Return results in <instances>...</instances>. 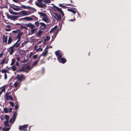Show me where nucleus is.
Returning a JSON list of instances; mask_svg holds the SVG:
<instances>
[{"instance_id":"f3484780","label":"nucleus","mask_w":131,"mask_h":131,"mask_svg":"<svg viewBox=\"0 0 131 131\" xmlns=\"http://www.w3.org/2000/svg\"><path fill=\"white\" fill-rule=\"evenodd\" d=\"M44 31L41 30L37 32L36 36L38 37H40L43 34Z\"/></svg>"},{"instance_id":"4c0bfd02","label":"nucleus","mask_w":131,"mask_h":131,"mask_svg":"<svg viewBox=\"0 0 131 131\" xmlns=\"http://www.w3.org/2000/svg\"><path fill=\"white\" fill-rule=\"evenodd\" d=\"M40 25H41V26H43L44 27V28H43V29L44 28H46V25L45 23H43L41 22V23H40Z\"/></svg>"},{"instance_id":"37998d69","label":"nucleus","mask_w":131,"mask_h":131,"mask_svg":"<svg viewBox=\"0 0 131 131\" xmlns=\"http://www.w3.org/2000/svg\"><path fill=\"white\" fill-rule=\"evenodd\" d=\"M40 24V23L38 21H36L35 23V24L37 26V27L39 26Z\"/></svg>"},{"instance_id":"dca6fc26","label":"nucleus","mask_w":131,"mask_h":131,"mask_svg":"<svg viewBox=\"0 0 131 131\" xmlns=\"http://www.w3.org/2000/svg\"><path fill=\"white\" fill-rule=\"evenodd\" d=\"M20 41V40L18 39L16 42L12 46L15 48V49L17 47H18L19 46L20 42L19 43V42Z\"/></svg>"},{"instance_id":"864d4df0","label":"nucleus","mask_w":131,"mask_h":131,"mask_svg":"<svg viewBox=\"0 0 131 131\" xmlns=\"http://www.w3.org/2000/svg\"><path fill=\"white\" fill-rule=\"evenodd\" d=\"M4 78L5 80H6L7 78V75L6 73L4 74Z\"/></svg>"},{"instance_id":"2eb2a0df","label":"nucleus","mask_w":131,"mask_h":131,"mask_svg":"<svg viewBox=\"0 0 131 131\" xmlns=\"http://www.w3.org/2000/svg\"><path fill=\"white\" fill-rule=\"evenodd\" d=\"M8 18L12 20H16L18 17L16 16H14L13 15H9L7 16Z\"/></svg>"},{"instance_id":"412c9836","label":"nucleus","mask_w":131,"mask_h":131,"mask_svg":"<svg viewBox=\"0 0 131 131\" xmlns=\"http://www.w3.org/2000/svg\"><path fill=\"white\" fill-rule=\"evenodd\" d=\"M6 58H5L1 60L0 61V64L1 65H3L5 63H7V62L6 61Z\"/></svg>"},{"instance_id":"4be33fe9","label":"nucleus","mask_w":131,"mask_h":131,"mask_svg":"<svg viewBox=\"0 0 131 131\" xmlns=\"http://www.w3.org/2000/svg\"><path fill=\"white\" fill-rule=\"evenodd\" d=\"M6 87L5 85L3 86L1 88V91H0V95H1V94L3 92H4L5 91V87Z\"/></svg>"},{"instance_id":"393cba45","label":"nucleus","mask_w":131,"mask_h":131,"mask_svg":"<svg viewBox=\"0 0 131 131\" xmlns=\"http://www.w3.org/2000/svg\"><path fill=\"white\" fill-rule=\"evenodd\" d=\"M27 42H28L26 41H25L24 42H22L21 44V45L19 46V47L22 48L24 47L27 43Z\"/></svg>"},{"instance_id":"473e14b6","label":"nucleus","mask_w":131,"mask_h":131,"mask_svg":"<svg viewBox=\"0 0 131 131\" xmlns=\"http://www.w3.org/2000/svg\"><path fill=\"white\" fill-rule=\"evenodd\" d=\"M5 125L6 126H9L8 121H6L4 122Z\"/></svg>"},{"instance_id":"f257e3e1","label":"nucleus","mask_w":131,"mask_h":131,"mask_svg":"<svg viewBox=\"0 0 131 131\" xmlns=\"http://www.w3.org/2000/svg\"><path fill=\"white\" fill-rule=\"evenodd\" d=\"M38 14L40 16V17L42 18V20L47 23L50 22V20L49 17L45 13L39 12Z\"/></svg>"},{"instance_id":"c85d7f7f","label":"nucleus","mask_w":131,"mask_h":131,"mask_svg":"<svg viewBox=\"0 0 131 131\" xmlns=\"http://www.w3.org/2000/svg\"><path fill=\"white\" fill-rule=\"evenodd\" d=\"M24 69L29 71L32 68L30 67L29 66L27 65L24 68Z\"/></svg>"},{"instance_id":"9b49d317","label":"nucleus","mask_w":131,"mask_h":131,"mask_svg":"<svg viewBox=\"0 0 131 131\" xmlns=\"http://www.w3.org/2000/svg\"><path fill=\"white\" fill-rule=\"evenodd\" d=\"M9 93L8 92L6 93L5 95V100L8 101L9 100H13V99L12 97L10 95H9Z\"/></svg>"},{"instance_id":"9d476101","label":"nucleus","mask_w":131,"mask_h":131,"mask_svg":"<svg viewBox=\"0 0 131 131\" xmlns=\"http://www.w3.org/2000/svg\"><path fill=\"white\" fill-rule=\"evenodd\" d=\"M16 49L13 46L10 47L8 49V52L10 54L12 55L15 51Z\"/></svg>"},{"instance_id":"de8ad7c7","label":"nucleus","mask_w":131,"mask_h":131,"mask_svg":"<svg viewBox=\"0 0 131 131\" xmlns=\"http://www.w3.org/2000/svg\"><path fill=\"white\" fill-rule=\"evenodd\" d=\"M4 111L6 113H8V110L7 108H4Z\"/></svg>"},{"instance_id":"6ab92c4d","label":"nucleus","mask_w":131,"mask_h":131,"mask_svg":"<svg viewBox=\"0 0 131 131\" xmlns=\"http://www.w3.org/2000/svg\"><path fill=\"white\" fill-rule=\"evenodd\" d=\"M18 35L17 36V38L18 39L20 40V37L23 34V32L20 31H18Z\"/></svg>"},{"instance_id":"6e6552de","label":"nucleus","mask_w":131,"mask_h":131,"mask_svg":"<svg viewBox=\"0 0 131 131\" xmlns=\"http://www.w3.org/2000/svg\"><path fill=\"white\" fill-rule=\"evenodd\" d=\"M40 45H36L34 47V50L37 52L41 51H42V48Z\"/></svg>"},{"instance_id":"423d86ee","label":"nucleus","mask_w":131,"mask_h":131,"mask_svg":"<svg viewBox=\"0 0 131 131\" xmlns=\"http://www.w3.org/2000/svg\"><path fill=\"white\" fill-rule=\"evenodd\" d=\"M30 11L25 10H23L19 12V15L20 16H27L30 15Z\"/></svg>"},{"instance_id":"0e129e2a","label":"nucleus","mask_w":131,"mask_h":131,"mask_svg":"<svg viewBox=\"0 0 131 131\" xmlns=\"http://www.w3.org/2000/svg\"><path fill=\"white\" fill-rule=\"evenodd\" d=\"M75 20V18H74V19H71L70 20H69V21H73L74 20Z\"/></svg>"},{"instance_id":"79ce46f5","label":"nucleus","mask_w":131,"mask_h":131,"mask_svg":"<svg viewBox=\"0 0 131 131\" xmlns=\"http://www.w3.org/2000/svg\"><path fill=\"white\" fill-rule=\"evenodd\" d=\"M54 15H53V16L56 19V20H57V13H54Z\"/></svg>"},{"instance_id":"39448f33","label":"nucleus","mask_w":131,"mask_h":131,"mask_svg":"<svg viewBox=\"0 0 131 131\" xmlns=\"http://www.w3.org/2000/svg\"><path fill=\"white\" fill-rule=\"evenodd\" d=\"M31 17H32V18L29 17H25L22 18V20H27L28 21H32L34 19L35 20H38V18L35 16H32Z\"/></svg>"},{"instance_id":"8fccbe9b","label":"nucleus","mask_w":131,"mask_h":131,"mask_svg":"<svg viewBox=\"0 0 131 131\" xmlns=\"http://www.w3.org/2000/svg\"><path fill=\"white\" fill-rule=\"evenodd\" d=\"M43 44L44 45L46 44V41H47V40L45 38V39H43Z\"/></svg>"},{"instance_id":"0eeeda50","label":"nucleus","mask_w":131,"mask_h":131,"mask_svg":"<svg viewBox=\"0 0 131 131\" xmlns=\"http://www.w3.org/2000/svg\"><path fill=\"white\" fill-rule=\"evenodd\" d=\"M16 78L17 80H19L21 82L25 79V77L23 74H18L16 76Z\"/></svg>"},{"instance_id":"774afa93","label":"nucleus","mask_w":131,"mask_h":131,"mask_svg":"<svg viewBox=\"0 0 131 131\" xmlns=\"http://www.w3.org/2000/svg\"><path fill=\"white\" fill-rule=\"evenodd\" d=\"M12 108H10L9 109V111L10 112L12 111Z\"/></svg>"},{"instance_id":"5701e85b","label":"nucleus","mask_w":131,"mask_h":131,"mask_svg":"<svg viewBox=\"0 0 131 131\" xmlns=\"http://www.w3.org/2000/svg\"><path fill=\"white\" fill-rule=\"evenodd\" d=\"M58 11L63 16H64V14L61 8L58 7Z\"/></svg>"},{"instance_id":"e433bc0d","label":"nucleus","mask_w":131,"mask_h":131,"mask_svg":"<svg viewBox=\"0 0 131 131\" xmlns=\"http://www.w3.org/2000/svg\"><path fill=\"white\" fill-rule=\"evenodd\" d=\"M10 13L12 14L15 15H19V13H17L16 12H14L13 11H11L10 12Z\"/></svg>"},{"instance_id":"aec40b11","label":"nucleus","mask_w":131,"mask_h":131,"mask_svg":"<svg viewBox=\"0 0 131 131\" xmlns=\"http://www.w3.org/2000/svg\"><path fill=\"white\" fill-rule=\"evenodd\" d=\"M72 9H75L76 10H77V9L76 8H71V9L68 8L67 9V10L69 11L70 12H72L73 14H75L76 13V12L75 10Z\"/></svg>"},{"instance_id":"13d9d810","label":"nucleus","mask_w":131,"mask_h":131,"mask_svg":"<svg viewBox=\"0 0 131 131\" xmlns=\"http://www.w3.org/2000/svg\"><path fill=\"white\" fill-rule=\"evenodd\" d=\"M22 7L24 9H26L27 7H28V6H26L25 5H22ZM28 7H29L28 6Z\"/></svg>"},{"instance_id":"f03ea898","label":"nucleus","mask_w":131,"mask_h":131,"mask_svg":"<svg viewBox=\"0 0 131 131\" xmlns=\"http://www.w3.org/2000/svg\"><path fill=\"white\" fill-rule=\"evenodd\" d=\"M26 26L30 28L29 30V34L32 35L36 31L37 28H35V26L31 23L27 24H25Z\"/></svg>"},{"instance_id":"6e6d98bb","label":"nucleus","mask_w":131,"mask_h":131,"mask_svg":"<svg viewBox=\"0 0 131 131\" xmlns=\"http://www.w3.org/2000/svg\"><path fill=\"white\" fill-rule=\"evenodd\" d=\"M38 55L37 54L35 55L34 56L33 58L34 59H36Z\"/></svg>"},{"instance_id":"a18cd8bd","label":"nucleus","mask_w":131,"mask_h":131,"mask_svg":"<svg viewBox=\"0 0 131 131\" xmlns=\"http://www.w3.org/2000/svg\"><path fill=\"white\" fill-rule=\"evenodd\" d=\"M21 29H25L27 30L28 29V28H27L26 27V26H21Z\"/></svg>"},{"instance_id":"20e7f679","label":"nucleus","mask_w":131,"mask_h":131,"mask_svg":"<svg viewBox=\"0 0 131 131\" xmlns=\"http://www.w3.org/2000/svg\"><path fill=\"white\" fill-rule=\"evenodd\" d=\"M28 125L25 124L22 126H19V129L20 130H23L24 131H28L30 130V126L28 127Z\"/></svg>"},{"instance_id":"3c124183","label":"nucleus","mask_w":131,"mask_h":131,"mask_svg":"<svg viewBox=\"0 0 131 131\" xmlns=\"http://www.w3.org/2000/svg\"><path fill=\"white\" fill-rule=\"evenodd\" d=\"M50 37L49 36H46V39L47 40V41H48L50 39Z\"/></svg>"},{"instance_id":"b1692460","label":"nucleus","mask_w":131,"mask_h":131,"mask_svg":"<svg viewBox=\"0 0 131 131\" xmlns=\"http://www.w3.org/2000/svg\"><path fill=\"white\" fill-rule=\"evenodd\" d=\"M16 59L18 61H20L22 63L24 62H26L25 61V59L24 58H23V60L21 61L20 60V58L18 57H17Z\"/></svg>"},{"instance_id":"f8f14e48","label":"nucleus","mask_w":131,"mask_h":131,"mask_svg":"<svg viewBox=\"0 0 131 131\" xmlns=\"http://www.w3.org/2000/svg\"><path fill=\"white\" fill-rule=\"evenodd\" d=\"M17 115V113L16 112L14 113L12 118L10 120V122L11 123L13 124L16 118V116Z\"/></svg>"},{"instance_id":"e2e57ef3","label":"nucleus","mask_w":131,"mask_h":131,"mask_svg":"<svg viewBox=\"0 0 131 131\" xmlns=\"http://www.w3.org/2000/svg\"><path fill=\"white\" fill-rule=\"evenodd\" d=\"M5 30L7 31H9L11 30V29H6Z\"/></svg>"},{"instance_id":"680f3d73","label":"nucleus","mask_w":131,"mask_h":131,"mask_svg":"<svg viewBox=\"0 0 131 131\" xmlns=\"http://www.w3.org/2000/svg\"><path fill=\"white\" fill-rule=\"evenodd\" d=\"M13 9L14 10L16 11H18L19 10V9L17 8H13Z\"/></svg>"},{"instance_id":"09e8293b","label":"nucleus","mask_w":131,"mask_h":131,"mask_svg":"<svg viewBox=\"0 0 131 131\" xmlns=\"http://www.w3.org/2000/svg\"><path fill=\"white\" fill-rule=\"evenodd\" d=\"M34 54L32 52H30V55H29V58H31V57L33 55H34Z\"/></svg>"},{"instance_id":"2f4dec72","label":"nucleus","mask_w":131,"mask_h":131,"mask_svg":"<svg viewBox=\"0 0 131 131\" xmlns=\"http://www.w3.org/2000/svg\"><path fill=\"white\" fill-rule=\"evenodd\" d=\"M10 129V128L9 127H5L3 128L2 130L4 131H8Z\"/></svg>"},{"instance_id":"49530a36","label":"nucleus","mask_w":131,"mask_h":131,"mask_svg":"<svg viewBox=\"0 0 131 131\" xmlns=\"http://www.w3.org/2000/svg\"><path fill=\"white\" fill-rule=\"evenodd\" d=\"M11 68L13 71H15L16 70V68L15 66L12 67Z\"/></svg>"},{"instance_id":"bf43d9fd","label":"nucleus","mask_w":131,"mask_h":131,"mask_svg":"<svg viewBox=\"0 0 131 131\" xmlns=\"http://www.w3.org/2000/svg\"><path fill=\"white\" fill-rule=\"evenodd\" d=\"M65 4L66 5H67V6H75L73 5H72L71 4Z\"/></svg>"},{"instance_id":"ea45409f","label":"nucleus","mask_w":131,"mask_h":131,"mask_svg":"<svg viewBox=\"0 0 131 131\" xmlns=\"http://www.w3.org/2000/svg\"><path fill=\"white\" fill-rule=\"evenodd\" d=\"M61 18V15L59 13V14H58V21L59 20L60 21Z\"/></svg>"},{"instance_id":"58836bf2","label":"nucleus","mask_w":131,"mask_h":131,"mask_svg":"<svg viewBox=\"0 0 131 131\" xmlns=\"http://www.w3.org/2000/svg\"><path fill=\"white\" fill-rule=\"evenodd\" d=\"M59 26V27L58 28V32L59 30V31L61 30L62 27V24L61 23V24H60Z\"/></svg>"},{"instance_id":"c9c22d12","label":"nucleus","mask_w":131,"mask_h":131,"mask_svg":"<svg viewBox=\"0 0 131 131\" xmlns=\"http://www.w3.org/2000/svg\"><path fill=\"white\" fill-rule=\"evenodd\" d=\"M1 71L3 73H6L8 72V71L7 70L3 69L1 70Z\"/></svg>"},{"instance_id":"ddd939ff","label":"nucleus","mask_w":131,"mask_h":131,"mask_svg":"<svg viewBox=\"0 0 131 131\" xmlns=\"http://www.w3.org/2000/svg\"><path fill=\"white\" fill-rule=\"evenodd\" d=\"M48 46H47L46 48L44 50L42 54V55L43 57H46L48 54V50H47V48L48 47Z\"/></svg>"},{"instance_id":"7c9ffc66","label":"nucleus","mask_w":131,"mask_h":131,"mask_svg":"<svg viewBox=\"0 0 131 131\" xmlns=\"http://www.w3.org/2000/svg\"><path fill=\"white\" fill-rule=\"evenodd\" d=\"M7 37L4 36L3 39V42L6 43L7 42Z\"/></svg>"},{"instance_id":"4d7b16f0","label":"nucleus","mask_w":131,"mask_h":131,"mask_svg":"<svg viewBox=\"0 0 131 131\" xmlns=\"http://www.w3.org/2000/svg\"><path fill=\"white\" fill-rule=\"evenodd\" d=\"M19 108V106L17 105L16 104L15 106V109L16 110H17Z\"/></svg>"},{"instance_id":"72a5a7b5","label":"nucleus","mask_w":131,"mask_h":131,"mask_svg":"<svg viewBox=\"0 0 131 131\" xmlns=\"http://www.w3.org/2000/svg\"><path fill=\"white\" fill-rule=\"evenodd\" d=\"M12 40L10 37H9L8 38L7 44H10L12 42Z\"/></svg>"},{"instance_id":"5fc2aeb1","label":"nucleus","mask_w":131,"mask_h":131,"mask_svg":"<svg viewBox=\"0 0 131 131\" xmlns=\"http://www.w3.org/2000/svg\"><path fill=\"white\" fill-rule=\"evenodd\" d=\"M18 31H20L19 30H15L13 31V32L15 33H16L18 32Z\"/></svg>"},{"instance_id":"bb28decb","label":"nucleus","mask_w":131,"mask_h":131,"mask_svg":"<svg viewBox=\"0 0 131 131\" xmlns=\"http://www.w3.org/2000/svg\"><path fill=\"white\" fill-rule=\"evenodd\" d=\"M44 45V44H43V41L42 40L39 41L36 45H38V46L40 45L41 46H42Z\"/></svg>"},{"instance_id":"7ed1b4c3","label":"nucleus","mask_w":131,"mask_h":131,"mask_svg":"<svg viewBox=\"0 0 131 131\" xmlns=\"http://www.w3.org/2000/svg\"><path fill=\"white\" fill-rule=\"evenodd\" d=\"M43 0H37L35 4L37 6L40 8H45L47 6L46 4H44L42 2Z\"/></svg>"},{"instance_id":"c756f323","label":"nucleus","mask_w":131,"mask_h":131,"mask_svg":"<svg viewBox=\"0 0 131 131\" xmlns=\"http://www.w3.org/2000/svg\"><path fill=\"white\" fill-rule=\"evenodd\" d=\"M53 0H43V2L46 3H49L52 1Z\"/></svg>"},{"instance_id":"1a4fd4ad","label":"nucleus","mask_w":131,"mask_h":131,"mask_svg":"<svg viewBox=\"0 0 131 131\" xmlns=\"http://www.w3.org/2000/svg\"><path fill=\"white\" fill-rule=\"evenodd\" d=\"M20 81L19 80H17L14 84V85L15 87L14 89V90L15 91L19 87L20 85L21 84Z\"/></svg>"},{"instance_id":"a211bd4d","label":"nucleus","mask_w":131,"mask_h":131,"mask_svg":"<svg viewBox=\"0 0 131 131\" xmlns=\"http://www.w3.org/2000/svg\"><path fill=\"white\" fill-rule=\"evenodd\" d=\"M57 26L56 25L53 28L51 29L50 32L51 33H54L56 31H57Z\"/></svg>"},{"instance_id":"69168bd1","label":"nucleus","mask_w":131,"mask_h":131,"mask_svg":"<svg viewBox=\"0 0 131 131\" xmlns=\"http://www.w3.org/2000/svg\"><path fill=\"white\" fill-rule=\"evenodd\" d=\"M52 60H53V61H54L56 60L55 58H54L53 57H52Z\"/></svg>"},{"instance_id":"c03bdc74","label":"nucleus","mask_w":131,"mask_h":131,"mask_svg":"<svg viewBox=\"0 0 131 131\" xmlns=\"http://www.w3.org/2000/svg\"><path fill=\"white\" fill-rule=\"evenodd\" d=\"M5 118L6 119V121H8V119L9 118V116L7 115H5Z\"/></svg>"},{"instance_id":"a19ab883","label":"nucleus","mask_w":131,"mask_h":131,"mask_svg":"<svg viewBox=\"0 0 131 131\" xmlns=\"http://www.w3.org/2000/svg\"><path fill=\"white\" fill-rule=\"evenodd\" d=\"M15 59H13L12 60V62L10 64V65H13L15 63Z\"/></svg>"},{"instance_id":"603ef678","label":"nucleus","mask_w":131,"mask_h":131,"mask_svg":"<svg viewBox=\"0 0 131 131\" xmlns=\"http://www.w3.org/2000/svg\"><path fill=\"white\" fill-rule=\"evenodd\" d=\"M9 103L12 107H13L14 106V104L13 102H10Z\"/></svg>"},{"instance_id":"4468645a","label":"nucleus","mask_w":131,"mask_h":131,"mask_svg":"<svg viewBox=\"0 0 131 131\" xmlns=\"http://www.w3.org/2000/svg\"><path fill=\"white\" fill-rule=\"evenodd\" d=\"M59 62L62 64L65 63L67 61V60L65 58L62 57L58 59Z\"/></svg>"},{"instance_id":"052dcab7","label":"nucleus","mask_w":131,"mask_h":131,"mask_svg":"<svg viewBox=\"0 0 131 131\" xmlns=\"http://www.w3.org/2000/svg\"><path fill=\"white\" fill-rule=\"evenodd\" d=\"M38 61H35L34 63V65H36Z\"/></svg>"},{"instance_id":"cd10ccee","label":"nucleus","mask_w":131,"mask_h":131,"mask_svg":"<svg viewBox=\"0 0 131 131\" xmlns=\"http://www.w3.org/2000/svg\"><path fill=\"white\" fill-rule=\"evenodd\" d=\"M25 52V50H21L20 51V53L21 54L25 56L26 55Z\"/></svg>"},{"instance_id":"a878e982","label":"nucleus","mask_w":131,"mask_h":131,"mask_svg":"<svg viewBox=\"0 0 131 131\" xmlns=\"http://www.w3.org/2000/svg\"><path fill=\"white\" fill-rule=\"evenodd\" d=\"M63 56V55L61 52H59V50H58V59L62 57Z\"/></svg>"},{"instance_id":"f704fd0d","label":"nucleus","mask_w":131,"mask_h":131,"mask_svg":"<svg viewBox=\"0 0 131 131\" xmlns=\"http://www.w3.org/2000/svg\"><path fill=\"white\" fill-rule=\"evenodd\" d=\"M59 6L62 7V8H63L64 9H66L68 7L65 6L63 5L62 4H59Z\"/></svg>"},{"instance_id":"338daca9","label":"nucleus","mask_w":131,"mask_h":131,"mask_svg":"<svg viewBox=\"0 0 131 131\" xmlns=\"http://www.w3.org/2000/svg\"><path fill=\"white\" fill-rule=\"evenodd\" d=\"M47 46H48L49 47H48L47 48V50H48V49L49 48H51L52 47V46H50H50H49V45H48Z\"/></svg>"}]
</instances>
